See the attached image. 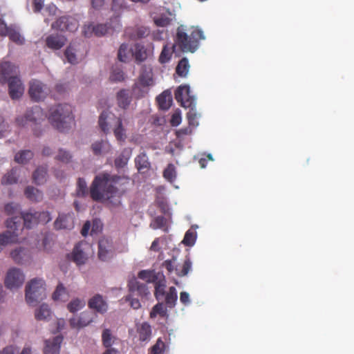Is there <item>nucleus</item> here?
I'll return each mask as SVG.
<instances>
[{"instance_id":"obj_25","label":"nucleus","mask_w":354,"mask_h":354,"mask_svg":"<svg viewBox=\"0 0 354 354\" xmlns=\"http://www.w3.org/2000/svg\"><path fill=\"white\" fill-rule=\"evenodd\" d=\"M10 256L14 261L18 264H24L30 259L29 251L22 248L12 250Z\"/></svg>"},{"instance_id":"obj_59","label":"nucleus","mask_w":354,"mask_h":354,"mask_svg":"<svg viewBox=\"0 0 354 354\" xmlns=\"http://www.w3.org/2000/svg\"><path fill=\"white\" fill-rule=\"evenodd\" d=\"M5 212L8 215H15L19 213V206L18 204L10 203L5 205Z\"/></svg>"},{"instance_id":"obj_5","label":"nucleus","mask_w":354,"mask_h":354,"mask_svg":"<svg viewBox=\"0 0 354 354\" xmlns=\"http://www.w3.org/2000/svg\"><path fill=\"white\" fill-rule=\"evenodd\" d=\"M175 99L184 108H189L187 113V118L190 126H197L198 124L197 119L199 115L196 109V99L191 95L190 88L188 85H180L175 91Z\"/></svg>"},{"instance_id":"obj_61","label":"nucleus","mask_w":354,"mask_h":354,"mask_svg":"<svg viewBox=\"0 0 354 354\" xmlns=\"http://www.w3.org/2000/svg\"><path fill=\"white\" fill-rule=\"evenodd\" d=\"M82 33L86 37H90L95 35V26L92 23L84 24L82 28Z\"/></svg>"},{"instance_id":"obj_28","label":"nucleus","mask_w":354,"mask_h":354,"mask_svg":"<svg viewBox=\"0 0 354 354\" xmlns=\"http://www.w3.org/2000/svg\"><path fill=\"white\" fill-rule=\"evenodd\" d=\"M136 330L139 340L141 342H149L151 339L152 330L151 325L147 322H142L137 325Z\"/></svg>"},{"instance_id":"obj_60","label":"nucleus","mask_w":354,"mask_h":354,"mask_svg":"<svg viewBox=\"0 0 354 354\" xmlns=\"http://www.w3.org/2000/svg\"><path fill=\"white\" fill-rule=\"evenodd\" d=\"M71 158H72V156L70 154V153L68 151H64L63 149H59L58 154L55 157V158L57 160H59L62 162H66V163L70 162L71 160Z\"/></svg>"},{"instance_id":"obj_3","label":"nucleus","mask_w":354,"mask_h":354,"mask_svg":"<svg viewBox=\"0 0 354 354\" xmlns=\"http://www.w3.org/2000/svg\"><path fill=\"white\" fill-rule=\"evenodd\" d=\"M98 124L101 131L108 134L111 130L118 142L122 144L127 138L126 129L123 127L122 120L109 111H103L98 120Z\"/></svg>"},{"instance_id":"obj_31","label":"nucleus","mask_w":354,"mask_h":354,"mask_svg":"<svg viewBox=\"0 0 354 354\" xmlns=\"http://www.w3.org/2000/svg\"><path fill=\"white\" fill-rule=\"evenodd\" d=\"M92 151L95 156H100L102 153L111 151V146L108 142L103 140L96 141L91 145Z\"/></svg>"},{"instance_id":"obj_16","label":"nucleus","mask_w":354,"mask_h":354,"mask_svg":"<svg viewBox=\"0 0 354 354\" xmlns=\"http://www.w3.org/2000/svg\"><path fill=\"white\" fill-rule=\"evenodd\" d=\"M8 82L9 95L12 100L19 99L24 93V86L19 78L14 77Z\"/></svg>"},{"instance_id":"obj_43","label":"nucleus","mask_w":354,"mask_h":354,"mask_svg":"<svg viewBox=\"0 0 354 354\" xmlns=\"http://www.w3.org/2000/svg\"><path fill=\"white\" fill-rule=\"evenodd\" d=\"M165 304L169 308H172L175 306L177 301V292L175 287L171 286L169 289V292L165 295Z\"/></svg>"},{"instance_id":"obj_10","label":"nucleus","mask_w":354,"mask_h":354,"mask_svg":"<svg viewBox=\"0 0 354 354\" xmlns=\"http://www.w3.org/2000/svg\"><path fill=\"white\" fill-rule=\"evenodd\" d=\"M28 93L32 100L39 102L46 98L50 93V88L41 82L33 80L30 82Z\"/></svg>"},{"instance_id":"obj_12","label":"nucleus","mask_w":354,"mask_h":354,"mask_svg":"<svg viewBox=\"0 0 354 354\" xmlns=\"http://www.w3.org/2000/svg\"><path fill=\"white\" fill-rule=\"evenodd\" d=\"M98 258L102 261H107L114 256V247L112 240L103 237L98 243Z\"/></svg>"},{"instance_id":"obj_32","label":"nucleus","mask_w":354,"mask_h":354,"mask_svg":"<svg viewBox=\"0 0 354 354\" xmlns=\"http://www.w3.org/2000/svg\"><path fill=\"white\" fill-rule=\"evenodd\" d=\"M111 9L115 17L118 18L124 10L129 9V6L125 0H112Z\"/></svg>"},{"instance_id":"obj_53","label":"nucleus","mask_w":354,"mask_h":354,"mask_svg":"<svg viewBox=\"0 0 354 354\" xmlns=\"http://www.w3.org/2000/svg\"><path fill=\"white\" fill-rule=\"evenodd\" d=\"M64 56L67 61L71 64H75L77 62L75 49L71 45L65 50Z\"/></svg>"},{"instance_id":"obj_52","label":"nucleus","mask_w":354,"mask_h":354,"mask_svg":"<svg viewBox=\"0 0 354 354\" xmlns=\"http://www.w3.org/2000/svg\"><path fill=\"white\" fill-rule=\"evenodd\" d=\"M165 314L166 309L165 308L163 304L158 303L152 308V310L150 313V317L154 318L157 316V315H160V316L163 317L165 315Z\"/></svg>"},{"instance_id":"obj_6","label":"nucleus","mask_w":354,"mask_h":354,"mask_svg":"<svg viewBox=\"0 0 354 354\" xmlns=\"http://www.w3.org/2000/svg\"><path fill=\"white\" fill-rule=\"evenodd\" d=\"M46 297V283L42 279H33L26 286V300L35 306Z\"/></svg>"},{"instance_id":"obj_62","label":"nucleus","mask_w":354,"mask_h":354,"mask_svg":"<svg viewBox=\"0 0 354 354\" xmlns=\"http://www.w3.org/2000/svg\"><path fill=\"white\" fill-rule=\"evenodd\" d=\"M133 294L130 292V294L126 296L125 299L130 303L131 306L133 309H138L141 306L140 302L139 299L133 298Z\"/></svg>"},{"instance_id":"obj_1","label":"nucleus","mask_w":354,"mask_h":354,"mask_svg":"<svg viewBox=\"0 0 354 354\" xmlns=\"http://www.w3.org/2000/svg\"><path fill=\"white\" fill-rule=\"evenodd\" d=\"M129 180L128 177L111 175L107 172L95 176L89 188L91 198L94 201H109L118 196L119 189L116 185L121 180Z\"/></svg>"},{"instance_id":"obj_63","label":"nucleus","mask_w":354,"mask_h":354,"mask_svg":"<svg viewBox=\"0 0 354 354\" xmlns=\"http://www.w3.org/2000/svg\"><path fill=\"white\" fill-rule=\"evenodd\" d=\"M108 28L106 24H97L95 26V35L97 37L104 36L106 34Z\"/></svg>"},{"instance_id":"obj_11","label":"nucleus","mask_w":354,"mask_h":354,"mask_svg":"<svg viewBox=\"0 0 354 354\" xmlns=\"http://www.w3.org/2000/svg\"><path fill=\"white\" fill-rule=\"evenodd\" d=\"M44 113L42 109L38 106H35L32 107L31 109L28 110L24 117H19L16 119V122L19 126H26L28 122H32L35 124H38V122L43 120Z\"/></svg>"},{"instance_id":"obj_14","label":"nucleus","mask_w":354,"mask_h":354,"mask_svg":"<svg viewBox=\"0 0 354 354\" xmlns=\"http://www.w3.org/2000/svg\"><path fill=\"white\" fill-rule=\"evenodd\" d=\"M77 21L71 17L63 16L52 24V28L60 31L74 32L77 29Z\"/></svg>"},{"instance_id":"obj_47","label":"nucleus","mask_w":354,"mask_h":354,"mask_svg":"<svg viewBox=\"0 0 354 354\" xmlns=\"http://www.w3.org/2000/svg\"><path fill=\"white\" fill-rule=\"evenodd\" d=\"M76 193L78 196H85L88 193L87 184L84 178H79L77 183Z\"/></svg>"},{"instance_id":"obj_44","label":"nucleus","mask_w":354,"mask_h":354,"mask_svg":"<svg viewBox=\"0 0 354 354\" xmlns=\"http://www.w3.org/2000/svg\"><path fill=\"white\" fill-rule=\"evenodd\" d=\"M33 157V153L30 150H24L17 153L15 156V160L20 164H25Z\"/></svg>"},{"instance_id":"obj_41","label":"nucleus","mask_w":354,"mask_h":354,"mask_svg":"<svg viewBox=\"0 0 354 354\" xmlns=\"http://www.w3.org/2000/svg\"><path fill=\"white\" fill-rule=\"evenodd\" d=\"M85 301L83 299L75 298L72 299L67 304V309L70 313H75L85 306Z\"/></svg>"},{"instance_id":"obj_2","label":"nucleus","mask_w":354,"mask_h":354,"mask_svg":"<svg viewBox=\"0 0 354 354\" xmlns=\"http://www.w3.org/2000/svg\"><path fill=\"white\" fill-rule=\"evenodd\" d=\"M205 37L201 30L193 28L189 33L187 32L186 27L180 25L177 28L174 38L175 44L173 48L178 46L183 52L194 53L199 46V42Z\"/></svg>"},{"instance_id":"obj_46","label":"nucleus","mask_w":354,"mask_h":354,"mask_svg":"<svg viewBox=\"0 0 354 354\" xmlns=\"http://www.w3.org/2000/svg\"><path fill=\"white\" fill-rule=\"evenodd\" d=\"M163 177L170 183H172L176 180V167L172 163L168 164L167 167L163 171Z\"/></svg>"},{"instance_id":"obj_21","label":"nucleus","mask_w":354,"mask_h":354,"mask_svg":"<svg viewBox=\"0 0 354 354\" xmlns=\"http://www.w3.org/2000/svg\"><path fill=\"white\" fill-rule=\"evenodd\" d=\"M74 222L73 214H59L54 223V227L57 230L71 229L73 227Z\"/></svg>"},{"instance_id":"obj_23","label":"nucleus","mask_w":354,"mask_h":354,"mask_svg":"<svg viewBox=\"0 0 354 354\" xmlns=\"http://www.w3.org/2000/svg\"><path fill=\"white\" fill-rule=\"evenodd\" d=\"M135 167L140 173H145L151 169V162L146 152H140L134 160Z\"/></svg>"},{"instance_id":"obj_7","label":"nucleus","mask_w":354,"mask_h":354,"mask_svg":"<svg viewBox=\"0 0 354 354\" xmlns=\"http://www.w3.org/2000/svg\"><path fill=\"white\" fill-rule=\"evenodd\" d=\"M19 221L20 219L17 217H12L6 221V227L10 230H7L3 234H0V252L8 243L17 241L19 236L17 225H20Z\"/></svg>"},{"instance_id":"obj_58","label":"nucleus","mask_w":354,"mask_h":354,"mask_svg":"<svg viewBox=\"0 0 354 354\" xmlns=\"http://www.w3.org/2000/svg\"><path fill=\"white\" fill-rule=\"evenodd\" d=\"M167 225V220L166 218L162 216H156L153 222L151 223V227L153 229H161L166 226Z\"/></svg>"},{"instance_id":"obj_57","label":"nucleus","mask_w":354,"mask_h":354,"mask_svg":"<svg viewBox=\"0 0 354 354\" xmlns=\"http://www.w3.org/2000/svg\"><path fill=\"white\" fill-rule=\"evenodd\" d=\"M109 79L113 82H122L124 80V73L121 69L115 68L113 70Z\"/></svg>"},{"instance_id":"obj_9","label":"nucleus","mask_w":354,"mask_h":354,"mask_svg":"<svg viewBox=\"0 0 354 354\" xmlns=\"http://www.w3.org/2000/svg\"><path fill=\"white\" fill-rule=\"evenodd\" d=\"M25 280L23 272L17 268H12L8 270L5 277L4 283L7 288L14 289L21 287Z\"/></svg>"},{"instance_id":"obj_54","label":"nucleus","mask_w":354,"mask_h":354,"mask_svg":"<svg viewBox=\"0 0 354 354\" xmlns=\"http://www.w3.org/2000/svg\"><path fill=\"white\" fill-rule=\"evenodd\" d=\"M172 52L170 48L167 47V46H164L162 52L159 56V62L161 64H165L168 62L171 57Z\"/></svg>"},{"instance_id":"obj_29","label":"nucleus","mask_w":354,"mask_h":354,"mask_svg":"<svg viewBox=\"0 0 354 354\" xmlns=\"http://www.w3.org/2000/svg\"><path fill=\"white\" fill-rule=\"evenodd\" d=\"M132 150L131 148H124L120 155L115 159L114 165L116 169L124 168L131 156Z\"/></svg>"},{"instance_id":"obj_50","label":"nucleus","mask_w":354,"mask_h":354,"mask_svg":"<svg viewBox=\"0 0 354 354\" xmlns=\"http://www.w3.org/2000/svg\"><path fill=\"white\" fill-rule=\"evenodd\" d=\"M196 234L190 230H187L183 240V244L187 246H192L196 241Z\"/></svg>"},{"instance_id":"obj_4","label":"nucleus","mask_w":354,"mask_h":354,"mask_svg":"<svg viewBox=\"0 0 354 354\" xmlns=\"http://www.w3.org/2000/svg\"><path fill=\"white\" fill-rule=\"evenodd\" d=\"M48 120L52 126L60 132L69 129L74 122L71 106L59 104L52 106L49 110Z\"/></svg>"},{"instance_id":"obj_51","label":"nucleus","mask_w":354,"mask_h":354,"mask_svg":"<svg viewBox=\"0 0 354 354\" xmlns=\"http://www.w3.org/2000/svg\"><path fill=\"white\" fill-rule=\"evenodd\" d=\"M138 277L141 279L147 281V282H155L157 277L153 272L149 270H141L138 273Z\"/></svg>"},{"instance_id":"obj_38","label":"nucleus","mask_w":354,"mask_h":354,"mask_svg":"<svg viewBox=\"0 0 354 354\" xmlns=\"http://www.w3.org/2000/svg\"><path fill=\"white\" fill-rule=\"evenodd\" d=\"M189 70V61L186 57H183L181 59L176 68V73L178 74V76L185 77L187 76L188 72Z\"/></svg>"},{"instance_id":"obj_64","label":"nucleus","mask_w":354,"mask_h":354,"mask_svg":"<svg viewBox=\"0 0 354 354\" xmlns=\"http://www.w3.org/2000/svg\"><path fill=\"white\" fill-rule=\"evenodd\" d=\"M31 2L35 12H39L42 10L44 0H31Z\"/></svg>"},{"instance_id":"obj_20","label":"nucleus","mask_w":354,"mask_h":354,"mask_svg":"<svg viewBox=\"0 0 354 354\" xmlns=\"http://www.w3.org/2000/svg\"><path fill=\"white\" fill-rule=\"evenodd\" d=\"M88 305L90 308L101 314L106 313L108 309L107 303L104 301L102 296L98 294L89 299Z\"/></svg>"},{"instance_id":"obj_56","label":"nucleus","mask_w":354,"mask_h":354,"mask_svg":"<svg viewBox=\"0 0 354 354\" xmlns=\"http://www.w3.org/2000/svg\"><path fill=\"white\" fill-rule=\"evenodd\" d=\"M38 223L46 224L51 221L50 214L48 211L35 212Z\"/></svg>"},{"instance_id":"obj_24","label":"nucleus","mask_w":354,"mask_h":354,"mask_svg":"<svg viewBox=\"0 0 354 354\" xmlns=\"http://www.w3.org/2000/svg\"><path fill=\"white\" fill-rule=\"evenodd\" d=\"M21 214V216H17L18 218L20 219V225L18 226V230L21 229V220L24 221V225L28 229H30L33 227L35 225L38 224V221L37 219V215L35 212H28L26 213H20ZM15 217H17L15 216ZM19 225V224L17 225Z\"/></svg>"},{"instance_id":"obj_55","label":"nucleus","mask_w":354,"mask_h":354,"mask_svg":"<svg viewBox=\"0 0 354 354\" xmlns=\"http://www.w3.org/2000/svg\"><path fill=\"white\" fill-rule=\"evenodd\" d=\"M153 21L157 26L166 27L171 24V19L166 15H161L159 17H155Z\"/></svg>"},{"instance_id":"obj_40","label":"nucleus","mask_w":354,"mask_h":354,"mask_svg":"<svg viewBox=\"0 0 354 354\" xmlns=\"http://www.w3.org/2000/svg\"><path fill=\"white\" fill-rule=\"evenodd\" d=\"M166 282L165 279L155 282L154 295L157 300H162L165 295Z\"/></svg>"},{"instance_id":"obj_42","label":"nucleus","mask_w":354,"mask_h":354,"mask_svg":"<svg viewBox=\"0 0 354 354\" xmlns=\"http://www.w3.org/2000/svg\"><path fill=\"white\" fill-rule=\"evenodd\" d=\"M50 309L47 304H41L35 311V318L37 320H45L50 317Z\"/></svg>"},{"instance_id":"obj_13","label":"nucleus","mask_w":354,"mask_h":354,"mask_svg":"<svg viewBox=\"0 0 354 354\" xmlns=\"http://www.w3.org/2000/svg\"><path fill=\"white\" fill-rule=\"evenodd\" d=\"M19 67L10 62H3L0 64V82L5 84L11 78L18 77Z\"/></svg>"},{"instance_id":"obj_35","label":"nucleus","mask_w":354,"mask_h":354,"mask_svg":"<svg viewBox=\"0 0 354 354\" xmlns=\"http://www.w3.org/2000/svg\"><path fill=\"white\" fill-rule=\"evenodd\" d=\"M20 167L12 169L8 172L1 179L3 185H12L16 183L18 179L19 173L21 171Z\"/></svg>"},{"instance_id":"obj_48","label":"nucleus","mask_w":354,"mask_h":354,"mask_svg":"<svg viewBox=\"0 0 354 354\" xmlns=\"http://www.w3.org/2000/svg\"><path fill=\"white\" fill-rule=\"evenodd\" d=\"M6 36H8L11 41L17 44H22L24 41V38L21 36L19 32L12 27H10Z\"/></svg>"},{"instance_id":"obj_33","label":"nucleus","mask_w":354,"mask_h":354,"mask_svg":"<svg viewBox=\"0 0 354 354\" xmlns=\"http://www.w3.org/2000/svg\"><path fill=\"white\" fill-rule=\"evenodd\" d=\"M156 100L160 109L162 110L169 109L171 105V95L168 91L162 92L157 97Z\"/></svg>"},{"instance_id":"obj_37","label":"nucleus","mask_w":354,"mask_h":354,"mask_svg":"<svg viewBox=\"0 0 354 354\" xmlns=\"http://www.w3.org/2000/svg\"><path fill=\"white\" fill-rule=\"evenodd\" d=\"M117 339L110 329L105 328L102 333V343L104 347H111Z\"/></svg>"},{"instance_id":"obj_39","label":"nucleus","mask_w":354,"mask_h":354,"mask_svg":"<svg viewBox=\"0 0 354 354\" xmlns=\"http://www.w3.org/2000/svg\"><path fill=\"white\" fill-rule=\"evenodd\" d=\"M0 354H31V348L29 346L24 347L19 353V348L17 346L10 345L0 351Z\"/></svg>"},{"instance_id":"obj_18","label":"nucleus","mask_w":354,"mask_h":354,"mask_svg":"<svg viewBox=\"0 0 354 354\" xmlns=\"http://www.w3.org/2000/svg\"><path fill=\"white\" fill-rule=\"evenodd\" d=\"M66 37L58 33L49 35L46 38V45L48 48L53 50L61 49L66 43Z\"/></svg>"},{"instance_id":"obj_36","label":"nucleus","mask_w":354,"mask_h":354,"mask_svg":"<svg viewBox=\"0 0 354 354\" xmlns=\"http://www.w3.org/2000/svg\"><path fill=\"white\" fill-rule=\"evenodd\" d=\"M24 194L31 201L38 202L41 201L43 194L38 189L28 186L25 189Z\"/></svg>"},{"instance_id":"obj_49","label":"nucleus","mask_w":354,"mask_h":354,"mask_svg":"<svg viewBox=\"0 0 354 354\" xmlns=\"http://www.w3.org/2000/svg\"><path fill=\"white\" fill-rule=\"evenodd\" d=\"M129 51L127 44H122L119 48L118 57L120 62H126L129 59Z\"/></svg>"},{"instance_id":"obj_22","label":"nucleus","mask_w":354,"mask_h":354,"mask_svg":"<svg viewBox=\"0 0 354 354\" xmlns=\"http://www.w3.org/2000/svg\"><path fill=\"white\" fill-rule=\"evenodd\" d=\"M62 340L63 337L59 335L53 337L52 339L46 340L44 348V354H59Z\"/></svg>"},{"instance_id":"obj_15","label":"nucleus","mask_w":354,"mask_h":354,"mask_svg":"<svg viewBox=\"0 0 354 354\" xmlns=\"http://www.w3.org/2000/svg\"><path fill=\"white\" fill-rule=\"evenodd\" d=\"M86 247H88V243L79 242L75 245L72 253L70 254L71 259L77 266L84 264L87 259L84 252Z\"/></svg>"},{"instance_id":"obj_17","label":"nucleus","mask_w":354,"mask_h":354,"mask_svg":"<svg viewBox=\"0 0 354 354\" xmlns=\"http://www.w3.org/2000/svg\"><path fill=\"white\" fill-rule=\"evenodd\" d=\"M92 322L93 317L88 312H83L79 316H74L69 319L71 327L76 329L84 328Z\"/></svg>"},{"instance_id":"obj_19","label":"nucleus","mask_w":354,"mask_h":354,"mask_svg":"<svg viewBox=\"0 0 354 354\" xmlns=\"http://www.w3.org/2000/svg\"><path fill=\"white\" fill-rule=\"evenodd\" d=\"M129 291L131 293L137 292V295L141 297H147L149 295V291L147 284L140 283L133 278L129 281Z\"/></svg>"},{"instance_id":"obj_34","label":"nucleus","mask_w":354,"mask_h":354,"mask_svg":"<svg viewBox=\"0 0 354 354\" xmlns=\"http://www.w3.org/2000/svg\"><path fill=\"white\" fill-rule=\"evenodd\" d=\"M52 298L56 301H66L68 299V291L62 283L57 286L55 290L53 293Z\"/></svg>"},{"instance_id":"obj_8","label":"nucleus","mask_w":354,"mask_h":354,"mask_svg":"<svg viewBox=\"0 0 354 354\" xmlns=\"http://www.w3.org/2000/svg\"><path fill=\"white\" fill-rule=\"evenodd\" d=\"M177 259L173 257L171 259L165 261L162 263V266L168 271L169 273H171L175 271L176 274L178 277H185L192 269V263L189 257L186 256L184 262L181 268L176 266Z\"/></svg>"},{"instance_id":"obj_45","label":"nucleus","mask_w":354,"mask_h":354,"mask_svg":"<svg viewBox=\"0 0 354 354\" xmlns=\"http://www.w3.org/2000/svg\"><path fill=\"white\" fill-rule=\"evenodd\" d=\"M167 349V345L160 337L156 342L149 350V354H164Z\"/></svg>"},{"instance_id":"obj_30","label":"nucleus","mask_w":354,"mask_h":354,"mask_svg":"<svg viewBox=\"0 0 354 354\" xmlns=\"http://www.w3.org/2000/svg\"><path fill=\"white\" fill-rule=\"evenodd\" d=\"M47 165L38 167L32 174L33 182L38 185L44 184L47 180Z\"/></svg>"},{"instance_id":"obj_27","label":"nucleus","mask_w":354,"mask_h":354,"mask_svg":"<svg viewBox=\"0 0 354 354\" xmlns=\"http://www.w3.org/2000/svg\"><path fill=\"white\" fill-rule=\"evenodd\" d=\"M132 97L127 89H121L116 94V101L119 107L126 109L129 107Z\"/></svg>"},{"instance_id":"obj_26","label":"nucleus","mask_w":354,"mask_h":354,"mask_svg":"<svg viewBox=\"0 0 354 354\" xmlns=\"http://www.w3.org/2000/svg\"><path fill=\"white\" fill-rule=\"evenodd\" d=\"M131 51L137 63L144 62L149 56L148 50L144 45L139 43L136 44L131 48Z\"/></svg>"}]
</instances>
